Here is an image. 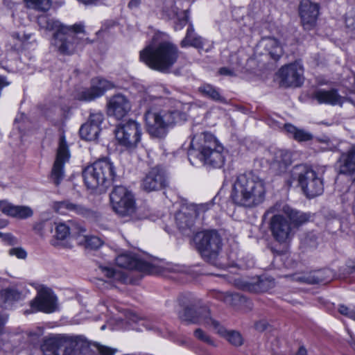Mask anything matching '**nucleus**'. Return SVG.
<instances>
[{
    "label": "nucleus",
    "instance_id": "1",
    "mask_svg": "<svg viewBox=\"0 0 355 355\" xmlns=\"http://www.w3.org/2000/svg\"><path fill=\"white\" fill-rule=\"evenodd\" d=\"M272 214L269 228L274 239L281 244L291 242L295 233V229L309 220V216L293 209L283 202H277L270 207L265 215Z\"/></svg>",
    "mask_w": 355,
    "mask_h": 355
},
{
    "label": "nucleus",
    "instance_id": "2",
    "mask_svg": "<svg viewBox=\"0 0 355 355\" xmlns=\"http://www.w3.org/2000/svg\"><path fill=\"white\" fill-rule=\"evenodd\" d=\"M266 196V182L250 173L240 174L236 177L232 185L230 198L239 207L254 208L264 202Z\"/></svg>",
    "mask_w": 355,
    "mask_h": 355
},
{
    "label": "nucleus",
    "instance_id": "3",
    "mask_svg": "<svg viewBox=\"0 0 355 355\" xmlns=\"http://www.w3.org/2000/svg\"><path fill=\"white\" fill-rule=\"evenodd\" d=\"M188 158L193 166L201 164L220 168L225 163L223 146L212 134L202 132L193 136L188 150Z\"/></svg>",
    "mask_w": 355,
    "mask_h": 355
},
{
    "label": "nucleus",
    "instance_id": "4",
    "mask_svg": "<svg viewBox=\"0 0 355 355\" xmlns=\"http://www.w3.org/2000/svg\"><path fill=\"white\" fill-rule=\"evenodd\" d=\"M116 176L115 167L107 159H99L85 168L83 177L88 189L105 191Z\"/></svg>",
    "mask_w": 355,
    "mask_h": 355
},
{
    "label": "nucleus",
    "instance_id": "5",
    "mask_svg": "<svg viewBox=\"0 0 355 355\" xmlns=\"http://www.w3.org/2000/svg\"><path fill=\"white\" fill-rule=\"evenodd\" d=\"M179 53L175 46H146L140 51V60L150 69L167 72L176 62Z\"/></svg>",
    "mask_w": 355,
    "mask_h": 355
},
{
    "label": "nucleus",
    "instance_id": "6",
    "mask_svg": "<svg viewBox=\"0 0 355 355\" xmlns=\"http://www.w3.org/2000/svg\"><path fill=\"white\" fill-rule=\"evenodd\" d=\"M186 119V112L178 110H147L145 114L147 131L156 138L164 137L168 127Z\"/></svg>",
    "mask_w": 355,
    "mask_h": 355
},
{
    "label": "nucleus",
    "instance_id": "7",
    "mask_svg": "<svg viewBox=\"0 0 355 355\" xmlns=\"http://www.w3.org/2000/svg\"><path fill=\"white\" fill-rule=\"evenodd\" d=\"M291 175L293 180L298 182L308 198H315L322 193L324 189L322 181L309 166L304 164L296 165L292 169Z\"/></svg>",
    "mask_w": 355,
    "mask_h": 355
},
{
    "label": "nucleus",
    "instance_id": "8",
    "mask_svg": "<svg viewBox=\"0 0 355 355\" xmlns=\"http://www.w3.org/2000/svg\"><path fill=\"white\" fill-rule=\"evenodd\" d=\"M193 241L202 257L208 261H214L221 249V239L214 230L196 233Z\"/></svg>",
    "mask_w": 355,
    "mask_h": 355
},
{
    "label": "nucleus",
    "instance_id": "9",
    "mask_svg": "<svg viewBox=\"0 0 355 355\" xmlns=\"http://www.w3.org/2000/svg\"><path fill=\"white\" fill-rule=\"evenodd\" d=\"M212 206L213 203L211 202L200 205L190 204L183 205L175 216V220L178 228L184 233L187 230H191L196 218L209 210Z\"/></svg>",
    "mask_w": 355,
    "mask_h": 355
},
{
    "label": "nucleus",
    "instance_id": "10",
    "mask_svg": "<svg viewBox=\"0 0 355 355\" xmlns=\"http://www.w3.org/2000/svg\"><path fill=\"white\" fill-rule=\"evenodd\" d=\"M113 210L121 216H130L135 211L133 196L123 186L115 187L110 194Z\"/></svg>",
    "mask_w": 355,
    "mask_h": 355
},
{
    "label": "nucleus",
    "instance_id": "11",
    "mask_svg": "<svg viewBox=\"0 0 355 355\" xmlns=\"http://www.w3.org/2000/svg\"><path fill=\"white\" fill-rule=\"evenodd\" d=\"M141 126L134 120L119 124L115 130V137L119 144L128 149L135 148L141 140Z\"/></svg>",
    "mask_w": 355,
    "mask_h": 355
},
{
    "label": "nucleus",
    "instance_id": "12",
    "mask_svg": "<svg viewBox=\"0 0 355 355\" xmlns=\"http://www.w3.org/2000/svg\"><path fill=\"white\" fill-rule=\"evenodd\" d=\"M279 86L282 87H298L304 82V67L300 61L282 66L277 73Z\"/></svg>",
    "mask_w": 355,
    "mask_h": 355
},
{
    "label": "nucleus",
    "instance_id": "13",
    "mask_svg": "<svg viewBox=\"0 0 355 355\" xmlns=\"http://www.w3.org/2000/svg\"><path fill=\"white\" fill-rule=\"evenodd\" d=\"M31 306L37 311L53 313L57 309V298L50 288L42 287L38 291L35 299L31 301Z\"/></svg>",
    "mask_w": 355,
    "mask_h": 355
},
{
    "label": "nucleus",
    "instance_id": "14",
    "mask_svg": "<svg viewBox=\"0 0 355 355\" xmlns=\"http://www.w3.org/2000/svg\"><path fill=\"white\" fill-rule=\"evenodd\" d=\"M168 180L165 171L160 167L151 168L141 182V188L151 192L160 190L167 186Z\"/></svg>",
    "mask_w": 355,
    "mask_h": 355
},
{
    "label": "nucleus",
    "instance_id": "15",
    "mask_svg": "<svg viewBox=\"0 0 355 355\" xmlns=\"http://www.w3.org/2000/svg\"><path fill=\"white\" fill-rule=\"evenodd\" d=\"M52 208L55 212L62 215L73 213L86 218H95L97 217L96 213L92 209L69 200L54 202L52 205Z\"/></svg>",
    "mask_w": 355,
    "mask_h": 355
},
{
    "label": "nucleus",
    "instance_id": "16",
    "mask_svg": "<svg viewBox=\"0 0 355 355\" xmlns=\"http://www.w3.org/2000/svg\"><path fill=\"white\" fill-rule=\"evenodd\" d=\"M320 6L310 0H302L299 6V15L304 29L311 30L316 24Z\"/></svg>",
    "mask_w": 355,
    "mask_h": 355
},
{
    "label": "nucleus",
    "instance_id": "17",
    "mask_svg": "<svg viewBox=\"0 0 355 355\" xmlns=\"http://www.w3.org/2000/svg\"><path fill=\"white\" fill-rule=\"evenodd\" d=\"M69 159L68 146L64 137H62L60 139L56 159L51 171V178L56 185H58L64 178V165Z\"/></svg>",
    "mask_w": 355,
    "mask_h": 355
},
{
    "label": "nucleus",
    "instance_id": "18",
    "mask_svg": "<svg viewBox=\"0 0 355 355\" xmlns=\"http://www.w3.org/2000/svg\"><path fill=\"white\" fill-rule=\"evenodd\" d=\"M182 321L193 324H203L206 327H211L209 310L206 307L197 308L193 306H187L184 311L180 314Z\"/></svg>",
    "mask_w": 355,
    "mask_h": 355
},
{
    "label": "nucleus",
    "instance_id": "19",
    "mask_svg": "<svg viewBox=\"0 0 355 355\" xmlns=\"http://www.w3.org/2000/svg\"><path fill=\"white\" fill-rule=\"evenodd\" d=\"M131 110V103L124 95L118 94L110 97L107 102V114L119 120Z\"/></svg>",
    "mask_w": 355,
    "mask_h": 355
},
{
    "label": "nucleus",
    "instance_id": "20",
    "mask_svg": "<svg viewBox=\"0 0 355 355\" xmlns=\"http://www.w3.org/2000/svg\"><path fill=\"white\" fill-rule=\"evenodd\" d=\"M313 98L320 104L331 105H342L345 101V97L340 96L336 89L326 90L317 89L313 93Z\"/></svg>",
    "mask_w": 355,
    "mask_h": 355
},
{
    "label": "nucleus",
    "instance_id": "21",
    "mask_svg": "<svg viewBox=\"0 0 355 355\" xmlns=\"http://www.w3.org/2000/svg\"><path fill=\"white\" fill-rule=\"evenodd\" d=\"M337 168L339 174L352 175L355 173V146L340 154Z\"/></svg>",
    "mask_w": 355,
    "mask_h": 355
},
{
    "label": "nucleus",
    "instance_id": "22",
    "mask_svg": "<svg viewBox=\"0 0 355 355\" xmlns=\"http://www.w3.org/2000/svg\"><path fill=\"white\" fill-rule=\"evenodd\" d=\"M37 24L41 28L49 31H55L53 37L58 41H62V35L69 29L62 25L59 21L51 18L46 15H42L37 18Z\"/></svg>",
    "mask_w": 355,
    "mask_h": 355
},
{
    "label": "nucleus",
    "instance_id": "23",
    "mask_svg": "<svg viewBox=\"0 0 355 355\" xmlns=\"http://www.w3.org/2000/svg\"><path fill=\"white\" fill-rule=\"evenodd\" d=\"M209 320L211 321V328L220 336L225 338L230 343L236 347L243 345V340L239 332L236 331H228L218 321L213 318H209Z\"/></svg>",
    "mask_w": 355,
    "mask_h": 355
},
{
    "label": "nucleus",
    "instance_id": "24",
    "mask_svg": "<svg viewBox=\"0 0 355 355\" xmlns=\"http://www.w3.org/2000/svg\"><path fill=\"white\" fill-rule=\"evenodd\" d=\"M0 211L6 215L19 218H26L33 215L30 207L15 206L6 200H0Z\"/></svg>",
    "mask_w": 355,
    "mask_h": 355
},
{
    "label": "nucleus",
    "instance_id": "25",
    "mask_svg": "<svg viewBox=\"0 0 355 355\" xmlns=\"http://www.w3.org/2000/svg\"><path fill=\"white\" fill-rule=\"evenodd\" d=\"M85 232L84 227L71 220L55 224V237L59 240L67 239L71 234H80Z\"/></svg>",
    "mask_w": 355,
    "mask_h": 355
},
{
    "label": "nucleus",
    "instance_id": "26",
    "mask_svg": "<svg viewBox=\"0 0 355 355\" xmlns=\"http://www.w3.org/2000/svg\"><path fill=\"white\" fill-rule=\"evenodd\" d=\"M291 164V155L288 151L281 149L275 151L271 167L277 173L284 172Z\"/></svg>",
    "mask_w": 355,
    "mask_h": 355
},
{
    "label": "nucleus",
    "instance_id": "27",
    "mask_svg": "<svg viewBox=\"0 0 355 355\" xmlns=\"http://www.w3.org/2000/svg\"><path fill=\"white\" fill-rule=\"evenodd\" d=\"M124 320L130 324L135 323L140 324L147 330H158L157 322L150 318L140 317L132 311H124Z\"/></svg>",
    "mask_w": 355,
    "mask_h": 355
},
{
    "label": "nucleus",
    "instance_id": "28",
    "mask_svg": "<svg viewBox=\"0 0 355 355\" xmlns=\"http://www.w3.org/2000/svg\"><path fill=\"white\" fill-rule=\"evenodd\" d=\"M116 264L121 267L130 270L140 269L141 262L134 254L123 253L116 258Z\"/></svg>",
    "mask_w": 355,
    "mask_h": 355
},
{
    "label": "nucleus",
    "instance_id": "29",
    "mask_svg": "<svg viewBox=\"0 0 355 355\" xmlns=\"http://www.w3.org/2000/svg\"><path fill=\"white\" fill-rule=\"evenodd\" d=\"M199 92L212 101L226 103V99L221 96L219 89L211 85L204 84L198 88Z\"/></svg>",
    "mask_w": 355,
    "mask_h": 355
},
{
    "label": "nucleus",
    "instance_id": "30",
    "mask_svg": "<svg viewBox=\"0 0 355 355\" xmlns=\"http://www.w3.org/2000/svg\"><path fill=\"white\" fill-rule=\"evenodd\" d=\"M62 340L58 338H50L44 340L41 346L44 355H60Z\"/></svg>",
    "mask_w": 355,
    "mask_h": 355
},
{
    "label": "nucleus",
    "instance_id": "31",
    "mask_svg": "<svg viewBox=\"0 0 355 355\" xmlns=\"http://www.w3.org/2000/svg\"><path fill=\"white\" fill-rule=\"evenodd\" d=\"M101 128L86 122L80 128V136L86 141H94L98 138Z\"/></svg>",
    "mask_w": 355,
    "mask_h": 355
},
{
    "label": "nucleus",
    "instance_id": "32",
    "mask_svg": "<svg viewBox=\"0 0 355 355\" xmlns=\"http://www.w3.org/2000/svg\"><path fill=\"white\" fill-rule=\"evenodd\" d=\"M168 15L172 17H176L178 23L175 24V28H182L188 21V10H181L175 5L171 6V10L167 11Z\"/></svg>",
    "mask_w": 355,
    "mask_h": 355
},
{
    "label": "nucleus",
    "instance_id": "33",
    "mask_svg": "<svg viewBox=\"0 0 355 355\" xmlns=\"http://www.w3.org/2000/svg\"><path fill=\"white\" fill-rule=\"evenodd\" d=\"M149 44H173L169 35L164 32L151 30L148 33Z\"/></svg>",
    "mask_w": 355,
    "mask_h": 355
},
{
    "label": "nucleus",
    "instance_id": "34",
    "mask_svg": "<svg viewBox=\"0 0 355 355\" xmlns=\"http://www.w3.org/2000/svg\"><path fill=\"white\" fill-rule=\"evenodd\" d=\"M284 129L288 133L291 134L295 140L299 141H306L313 138L311 133L304 130L298 129L291 124H286Z\"/></svg>",
    "mask_w": 355,
    "mask_h": 355
},
{
    "label": "nucleus",
    "instance_id": "35",
    "mask_svg": "<svg viewBox=\"0 0 355 355\" xmlns=\"http://www.w3.org/2000/svg\"><path fill=\"white\" fill-rule=\"evenodd\" d=\"M92 84L99 96H101L106 90L112 89L114 87L113 83L110 81L98 77L93 78L92 80Z\"/></svg>",
    "mask_w": 355,
    "mask_h": 355
},
{
    "label": "nucleus",
    "instance_id": "36",
    "mask_svg": "<svg viewBox=\"0 0 355 355\" xmlns=\"http://www.w3.org/2000/svg\"><path fill=\"white\" fill-rule=\"evenodd\" d=\"M69 30L62 35V41H60L61 44H69L71 43L70 39L73 38L76 33H83L84 31V26L82 24H74L72 26L68 27Z\"/></svg>",
    "mask_w": 355,
    "mask_h": 355
},
{
    "label": "nucleus",
    "instance_id": "37",
    "mask_svg": "<svg viewBox=\"0 0 355 355\" xmlns=\"http://www.w3.org/2000/svg\"><path fill=\"white\" fill-rule=\"evenodd\" d=\"M27 6L39 11L46 12L51 6V0H25Z\"/></svg>",
    "mask_w": 355,
    "mask_h": 355
},
{
    "label": "nucleus",
    "instance_id": "38",
    "mask_svg": "<svg viewBox=\"0 0 355 355\" xmlns=\"http://www.w3.org/2000/svg\"><path fill=\"white\" fill-rule=\"evenodd\" d=\"M202 38L194 32L192 26H189L187 29V35L180 44H202Z\"/></svg>",
    "mask_w": 355,
    "mask_h": 355
},
{
    "label": "nucleus",
    "instance_id": "39",
    "mask_svg": "<svg viewBox=\"0 0 355 355\" xmlns=\"http://www.w3.org/2000/svg\"><path fill=\"white\" fill-rule=\"evenodd\" d=\"M98 97L100 96L92 83L89 88L83 89L77 94V98L84 101H91Z\"/></svg>",
    "mask_w": 355,
    "mask_h": 355
},
{
    "label": "nucleus",
    "instance_id": "40",
    "mask_svg": "<svg viewBox=\"0 0 355 355\" xmlns=\"http://www.w3.org/2000/svg\"><path fill=\"white\" fill-rule=\"evenodd\" d=\"M99 270L108 279L120 281L123 278V274L121 271L114 270L112 267L100 266Z\"/></svg>",
    "mask_w": 355,
    "mask_h": 355
},
{
    "label": "nucleus",
    "instance_id": "41",
    "mask_svg": "<svg viewBox=\"0 0 355 355\" xmlns=\"http://www.w3.org/2000/svg\"><path fill=\"white\" fill-rule=\"evenodd\" d=\"M17 293L12 289H3L0 291V306L15 300Z\"/></svg>",
    "mask_w": 355,
    "mask_h": 355
},
{
    "label": "nucleus",
    "instance_id": "42",
    "mask_svg": "<svg viewBox=\"0 0 355 355\" xmlns=\"http://www.w3.org/2000/svg\"><path fill=\"white\" fill-rule=\"evenodd\" d=\"M103 119L104 116L102 112H93L90 113L87 123H91V125H96L98 128H101L100 126L103 123Z\"/></svg>",
    "mask_w": 355,
    "mask_h": 355
},
{
    "label": "nucleus",
    "instance_id": "43",
    "mask_svg": "<svg viewBox=\"0 0 355 355\" xmlns=\"http://www.w3.org/2000/svg\"><path fill=\"white\" fill-rule=\"evenodd\" d=\"M345 26L348 31L355 32V9H352L346 14Z\"/></svg>",
    "mask_w": 355,
    "mask_h": 355
},
{
    "label": "nucleus",
    "instance_id": "44",
    "mask_svg": "<svg viewBox=\"0 0 355 355\" xmlns=\"http://www.w3.org/2000/svg\"><path fill=\"white\" fill-rule=\"evenodd\" d=\"M85 243L87 248L91 249H97L103 245V241L98 236H86Z\"/></svg>",
    "mask_w": 355,
    "mask_h": 355
},
{
    "label": "nucleus",
    "instance_id": "45",
    "mask_svg": "<svg viewBox=\"0 0 355 355\" xmlns=\"http://www.w3.org/2000/svg\"><path fill=\"white\" fill-rule=\"evenodd\" d=\"M193 334L197 339H198L209 345H212V346L215 345L214 341L202 329H201L200 328L196 329L194 331Z\"/></svg>",
    "mask_w": 355,
    "mask_h": 355
},
{
    "label": "nucleus",
    "instance_id": "46",
    "mask_svg": "<svg viewBox=\"0 0 355 355\" xmlns=\"http://www.w3.org/2000/svg\"><path fill=\"white\" fill-rule=\"evenodd\" d=\"M268 51L270 58L275 61L278 60L283 54L282 46H270Z\"/></svg>",
    "mask_w": 355,
    "mask_h": 355
},
{
    "label": "nucleus",
    "instance_id": "47",
    "mask_svg": "<svg viewBox=\"0 0 355 355\" xmlns=\"http://www.w3.org/2000/svg\"><path fill=\"white\" fill-rule=\"evenodd\" d=\"M224 302L228 304H231V305H236V303L235 302L236 301H242L243 300V297L237 294V293H235V294H230V293H227L223 299Z\"/></svg>",
    "mask_w": 355,
    "mask_h": 355
},
{
    "label": "nucleus",
    "instance_id": "48",
    "mask_svg": "<svg viewBox=\"0 0 355 355\" xmlns=\"http://www.w3.org/2000/svg\"><path fill=\"white\" fill-rule=\"evenodd\" d=\"M338 311L340 314L348 317L355 321V310L350 309L345 305H340L338 307Z\"/></svg>",
    "mask_w": 355,
    "mask_h": 355
},
{
    "label": "nucleus",
    "instance_id": "49",
    "mask_svg": "<svg viewBox=\"0 0 355 355\" xmlns=\"http://www.w3.org/2000/svg\"><path fill=\"white\" fill-rule=\"evenodd\" d=\"M11 256H15L18 259H25L27 256L26 252L21 248H13L9 250Z\"/></svg>",
    "mask_w": 355,
    "mask_h": 355
},
{
    "label": "nucleus",
    "instance_id": "50",
    "mask_svg": "<svg viewBox=\"0 0 355 355\" xmlns=\"http://www.w3.org/2000/svg\"><path fill=\"white\" fill-rule=\"evenodd\" d=\"M57 51L61 55H71L74 52L73 46H56Z\"/></svg>",
    "mask_w": 355,
    "mask_h": 355
},
{
    "label": "nucleus",
    "instance_id": "51",
    "mask_svg": "<svg viewBox=\"0 0 355 355\" xmlns=\"http://www.w3.org/2000/svg\"><path fill=\"white\" fill-rule=\"evenodd\" d=\"M263 282L262 280H260L257 282V284L248 286V287L246 288L249 291H256V292L264 291L265 288L263 287Z\"/></svg>",
    "mask_w": 355,
    "mask_h": 355
},
{
    "label": "nucleus",
    "instance_id": "52",
    "mask_svg": "<svg viewBox=\"0 0 355 355\" xmlns=\"http://www.w3.org/2000/svg\"><path fill=\"white\" fill-rule=\"evenodd\" d=\"M12 36L15 38H17L19 40V42H21L22 43H25L31 37V35L30 34L26 35V34L23 33L21 35L18 33H13Z\"/></svg>",
    "mask_w": 355,
    "mask_h": 355
},
{
    "label": "nucleus",
    "instance_id": "53",
    "mask_svg": "<svg viewBox=\"0 0 355 355\" xmlns=\"http://www.w3.org/2000/svg\"><path fill=\"white\" fill-rule=\"evenodd\" d=\"M99 352L102 355H113L114 354L112 349L104 346L99 347Z\"/></svg>",
    "mask_w": 355,
    "mask_h": 355
},
{
    "label": "nucleus",
    "instance_id": "54",
    "mask_svg": "<svg viewBox=\"0 0 355 355\" xmlns=\"http://www.w3.org/2000/svg\"><path fill=\"white\" fill-rule=\"evenodd\" d=\"M218 72L220 75H223V76H234V72L232 69H230L227 67L220 68L219 69Z\"/></svg>",
    "mask_w": 355,
    "mask_h": 355
},
{
    "label": "nucleus",
    "instance_id": "55",
    "mask_svg": "<svg viewBox=\"0 0 355 355\" xmlns=\"http://www.w3.org/2000/svg\"><path fill=\"white\" fill-rule=\"evenodd\" d=\"M268 327V324L266 321H259L255 324V328L260 331H264Z\"/></svg>",
    "mask_w": 355,
    "mask_h": 355
},
{
    "label": "nucleus",
    "instance_id": "56",
    "mask_svg": "<svg viewBox=\"0 0 355 355\" xmlns=\"http://www.w3.org/2000/svg\"><path fill=\"white\" fill-rule=\"evenodd\" d=\"M141 4V0H130L128 3V8L130 9H137Z\"/></svg>",
    "mask_w": 355,
    "mask_h": 355
},
{
    "label": "nucleus",
    "instance_id": "57",
    "mask_svg": "<svg viewBox=\"0 0 355 355\" xmlns=\"http://www.w3.org/2000/svg\"><path fill=\"white\" fill-rule=\"evenodd\" d=\"M350 338L348 340V343L350 345V347L355 351V337L352 334V333L349 331H348Z\"/></svg>",
    "mask_w": 355,
    "mask_h": 355
},
{
    "label": "nucleus",
    "instance_id": "58",
    "mask_svg": "<svg viewBox=\"0 0 355 355\" xmlns=\"http://www.w3.org/2000/svg\"><path fill=\"white\" fill-rule=\"evenodd\" d=\"M4 239L6 241H8V242L10 244H13L14 241L15 240V238L13 237L11 234H6L5 236H4Z\"/></svg>",
    "mask_w": 355,
    "mask_h": 355
},
{
    "label": "nucleus",
    "instance_id": "59",
    "mask_svg": "<svg viewBox=\"0 0 355 355\" xmlns=\"http://www.w3.org/2000/svg\"><path fill=\"white\" fill-rule=\"evenodd\" d=\"M149 100H152V97L148 94H144L143 98H142V103L144 105H148V101Z\"/></svg>",
    "mask_w": 355,
    "mask_h": 355
},
{
    "label": "nucleus",
    "instance_id": "60",
    "mask_svg": "<svg viewBox=\"0 0 355 355\" xmlns=\"http://www.w3.org/2000/svg\"><path fill=\"white\" fill-rule=\"evenodd\" d=\"M8 83L6 82L5 77L0 76V87H5L8 85Z\"/></svg>",
    "mask_w": 355,
    "mask_h": 355
},
{
    "label": "nucleus",
    "instance_id": "61",
    "mask_svg": "<svg viewBox=\"0 0 355 355\" xmlns=\"http://www.w3.org/2000/svg\"><path fill=\"white\" fill-rule=\"evenodd\" d=\"M295 355H307L306 349L303 347H300Z\"/></svg>",
    "mask_w": 355,
    "mask_h": 355
},
{
    "label": "nucleus",
    "instance_id": "62",
    "mask_svg": "<svg viewBox=\"0 0 355 355\" xmlns=\"http://www.w3.org/2000/svg\"><path fill=\"white\" fill-rule=\"evenodd\" d=\"M104 32L103 31H99L97 32V35H102Z\"/></svg>",
    "mask_w": 355,
    "mask_h": 355
},
{
    "label": "nucleus",
    "instance_id": "63",
    "mask_svg": "<svg viewBox=\"0 0 355 355\" xmlns=\"http://www.w3.org/2000/svg\"><path fill=\"white\" fill-rule=\"evenodd\" d=\"M267 40H268V42H269L270 43H271V42H272V41H273V39H272V38H270V37H268Z\"/></svg>",
    "mask_w": 355,
    "mask_h": 355
},
{
    "label": "nucleus",
    "instance_id": "64",
    "mask_svg": "<svg viewBox=\"0 0 355 355\" xmlns=\"http://www.w3.org/2000/svg\"><path fill=\"white\" fill-rule=\"evenodd\" d=\"M352 272H355V265L352 268Z\"/></svg>",
    "mask_w": 355,
    "mask_h": 355
}]
</instances>
